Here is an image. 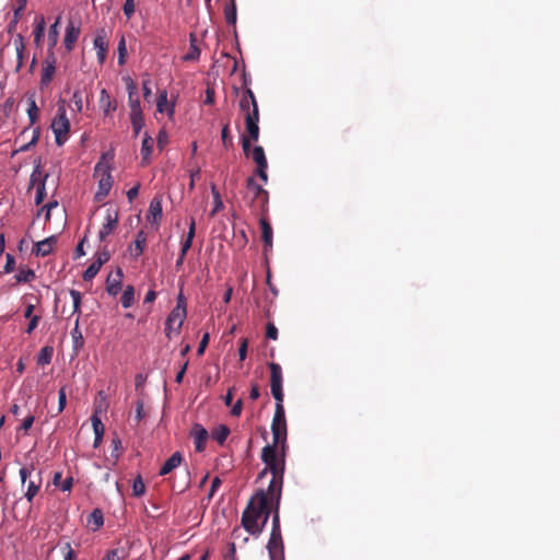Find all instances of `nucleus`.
<instances>
[{"label":"nucleus","mask_w":560,"mask_h":560,"mask_svg":"<svg viewBox=\"0 0 560 560\" xmlns=\"http://www.w3.org/2000/svg\"><path fill=\"white\" fill-rule=\"evenodd\" d=\"M285 444L266 445L261 452V459L266 464L264 470L258 475V478H262L267 472L272 475L267 491L270 493L272 500H276L277 504L281 500L283 476L285 470Z\"/></svg>","instance_id":"nucleus-1"},{"label":"nucleus","mask_w":560,"mask_h":560,"mask_svg":"<svg viewBox=\"0 0 560 560\" xmlns=\"http://www.w3.org/2000/svg\"><path fill=\"white\" fill-rule=\"evenodd\" d=\"M273 502L267 490H258L248 501L242 515V525L253 536H258L264 530Z\"/></svg>","instance_id":"nucleus-2"},{"label":"nucleus","mask_w":560,"mask_h":560,"mask_svg":"<svg viewBox=\"0 0 560 560\" xmlns=\"http://www.w3.org/2000/svg\"><path fill=\"white\" fill-rule=\"evenodd\" d=\"M240 109L245 117L246 132L254 141H257L259 138V110L256 97L250 89H246L242 93Z\"/></svg>","instance_id":"nucleus-3"},{"label":"nucleus","mask_w":560,"mask_h":560,"mask_svg":"<svg viewBox=\"0 0 560 560\" xmlns=\"http://www.w3.org/2000/svg\"><path fill=\"white\" fill-rule=\"evenodd\" d=\"M51 130L58 145H62L68 140L70 121L63 105L58 106L57 115L51 122Z\"/></svg>","instance_id":"nucleus-4"},{"label":"nucleus","mask_w":560,"mask_h":560,"mask_svg":"<svg viewBox=\"0 0 560 560\" xmlns=\"http://www.w3.org/2000/svg\"><path fill=\"white\" fill-rule=\"evenodd\" d=\"M272 440L275 444H285L287 422L283 404H276V410L271 423Z\"/></svg>","instance_id":"nucleus-5"},{"label":"nucleus","mask_w":560,"mask_h":560,"mask_svg":"<svg viewBox=\"0 0 560 560\" xmlns=\"http://www.w3.org/2000/svg\"><path fill=\"white\" fill-rule=\"evenodd\" d=\"M94 175L98 177V187L95 192V199L101 201L109 194L113 186V177L108 168L101 163L95 166Z\"/></svg>","instance_id":"nucleus-6"},{"label":"nucleus","mask_w":560,"mask_h":560,"mask_svg":"<svg viewBox=\"0 0 560 560\" xmlns=\"http://www.w3.org/2000/svg\"><path fill=\"white\" fill-rule=\"evenodd\" d=\"M186 318V305H176L168 315L165 323V334L167 338L177 335Z\"/></svg>","instance_id":"nucleus-7"},{"label":"nucleus","mask_w":560,"mask_h":560,"mask_svg":"<svg viewBox=\"0 0 560 560\" xmlns=\"http://www.w3.org/2000/svg\"><path fill=\"white\" fill-rule=\"evenodd\" d=\"M47 177H48V175L44 174L42 172L39 165H37L31 174L30 185H31V187H35V189H36V195H35V203L36 205H40L46 197L45 182H46Z\"/></svg>","instance_id":"nucleus-8"},{"label":"nucleus","mask_w":560,"mask_h":560,"mask_svg":"<svg viewBox=\"0 0 560 560\" xmlns=\"http://www.w3.org/2000/svg\"><path fill=\"white\" fill-rule=\"evenodd\" d=\"M118 223V213L113 210H108L105 217V222L98 232V238L105 241V238L116 229Z\"/></svg>","instance_id":"nucleus-9"},{"label":"nucleus","mask_w":560,"mask_h":560,"mask_svg":"<svg viewBox=\"0 0 560 560\" xmlns=\"http://www.w3.org/2000/svg\"><path fill=\"white\" fill-rule=\"evenodd\" d=\"M94 49L96 50L97 59L100 63H103L107 56L108 43L106 39V33L104 30L97 32L94 42Z\"/></svg>","instance_id":"nucleus-10"},{"label":"nucleus","mask_w":560,"mask_h":560,"mask_svg":"<svg viewBox=\"0 0 560 560\" xmlns=\"http://www.w3.org/2000/svg\"><path fill=\"white\" fill-rule=\"evenodd\" d=\"M124 273L120 268H117V270L113 273H109L106 280V291L110 295H117L121 289V280H122Z\"/></svg>","instance_id":"nucleus-11"},{"label":"nucleus","mask_w":560,"mask_h":560,"mask_svg":"<svg viewBox=\"0 0 560 560\" xmlns=\"http://www.w3.org/2000/svg\"><path fill=\"white\" fill-rule=\"evenodd\" d=\"M80 35V26L73 21H70L66 27L65 34V47L68 51L72 50L74 43L78 40Z\"/></svg>","instance_id":"nucleus-12"},{"label":"nucleus","mask_w":560,"mask_h":560,"mask_svg":"<svg viewBox=\"0 0 560 560\" xmlns=\"http://www.w3.org/2000/svg\"><path fill=\"white\" fill-rule=\"evenodd\" d=\"M57 243V237L55 235L52 236H49L43 241H39L37 243H35L34 245V248H33V252L37 255V256H47L49 255L55 245Z\"/></svg>","instance_id":"nucleus-13"},{"label":"nucleus","mask_w":560,"mask_h":560,"mask_svg":"<svg viewBox=\"0 0 560 560\" xmlns=\"http://www.w3.org/2000/svg\"><path fill=\"white\" fill-rule=\"evenodd\" d=\"M191 435L194 438L196 451L202 452L208 439V431L201 424H195L191 430Z\"/></svg>","instance_id":"nucleus-14"},{"label":"nucleus","mask_w":560,"mask_h":560,"mask_svg":"<svg viewBox=\"0 0 560 560\" xmlns=\"http://www.w3.org/2000/svg\"><path fill=\"white\" fill-rule=\"evenodd\" d=\"M267 549L271 560H275L282 552L281 533H271L267 545Z\"/></svg>","instance_id":"nucleus-15"},{"label":"nucleus","mask_w":560,"mask_h":560,"mask_svg":"<svg viewBox=\"0 0 560 560\" xmlns=\"http://www.w3.org/2000/svg\"><path fill=\"white\" fill-rule=\"evenodd\" d=\"M56 60L52 57L51 59L47 58L43 63V70H42V78H40V85L47 86L55 74L56 67H55Z\"/></svg>","instance_id":"nucleus-16"},{"label":"nucleus","mask_w":560,"mask_h":560,"mask_svg":"<svg viewBox=\"0 0 560 560\" xmlns=\"http://www.w3.org/2000/svg\"><path fill=\"white\" fill-rule=\"evenodd\" d=\"M25 485V498L28 502H32L35 495L38 493L42 486L40 472H38L35 477L31 478Z\"/></svg>","instance_id":"nucleus-17"},{"label":"nucleus","mask_w":560,"mask_h":560,"mask_svg":"<svg viewBox=\"0 0 560 560\" xmlns=\"http://www.w3.org/2000/svg\"><path fill=\"white\" fill-rule=\"evenodd\" d=\"M162 217V203L159 198H153L150 202L147 220L150 223H156Z\"/></svg>","instance_id":"nucleus-18"},{"label":"nucleus","mask_w":560,"mask_h":560,"mask_svg":"<svg viewBox=\"0 0 560 560\" xmlns=\"http://www.w3.org/2000/svg\"><path fill=\"white\" fill-rule=\"evenodd\" d=\"M147 235L143 231H139L135 242L129 246V252L133 257H139L144 249Z\"/></svg>","instance_id":"nucleus-19"},{"label":"nucleus","mask_w":560,"mask_h":560,"mask_svg":"<svg viewBox=\"0 0 560 560\" xmlns=\"http://www.w3.org/2000/svg\"><path fill=\"white\" fill-rule=\"evenodd\" d=\"M183 460L182 454L179 452H175L162 466L160 470L161 476H165L177 468Z\"/></svg>","instance_id":"nucleus-20"},{"label":"nucleus","mask_w":560,"mask_h":560,"mask_svg":"<svg viewBox=\"0 0 560 560\" xmlns=\"http://www.w3.org/2000/svg\"><path fill=\"white\" fill-rule=\"evenodd\" d=\"M156 109L159 113L166 112L170 117L174 115V104L168 105L167 92L165 90L159 92Z\"/></svg>","instance_id":"nucleus-21"},{"label":"nucleus","mask_w":560,"mask_h":560,"mask_svg":"<svg viewBox=\"0 0 560 560\" xmlns=\"http://www.w3.org/2000/svg\"><path fill=\"white\" fill-rule=\"evenodd\" d=\"M153 143L154 141L152 137L145 133L141 145L142 164L149 163L153 150Z\"/></svg>","instance_id":"nucleus-22"},{"label":"nucleus","mask_w":560,"mask_h":560,"mask_svg":"<svg viewBox=\"0 0 560 560\" xmlns=\"http://www.w3.org/2000/svg\"><path fill=\"white\" fill-rule=\"evenodd\" d=\"M261 238L265 243V250L272 247V228L266 219H260Z\"/></svg>","instance_id":"nucleus-23"},{"label":"nucleus","mask_w":560,"mask_h":560,"mask_svg":"<svg viewBox=\"0 0 560 560\" xmlns=\"http://www.w3.org/2000/svg\"><path fill=\"white\" fill-rule=\"evenodd\" d=\"M26 3H27V0H18L16 1V4H15V8L13 10V19L11 20V22L9 23V26H8V31L11 33L13 32L15 28H16V25L19 23V20L22 15V12L25 10L26 8Z\"/></svg>","instance_id":"nucleus-24"},{"label":"nucleus","mask_w":560,"mask_h":560,"mask_svg":"<svg viewBox=\"0 0 560 560\" xmlns=\"http://www.w3.org/2000/svg\"><path fill=\"white\" fill-rule=\"evenodd\" d=\"M249 158H252V160L256 163L257 166L268 167V162L262 147H254L252 149Z\"/></svg>","instance_id":"nucleus-25"},{"label":"nucleus","mask_w":560,"mask_h":560,"mask_svg":"<svg viewBox=\"0 0 560 560\" xmlns=\"http://www.w3.org/2000/svg\"><path fill=\"white\" fill-rule=\"evenodd\" d=\"M100 104L105 115H108L110 112L116 109V103L110 98L106 90L101 91Z\"/></svg>","instance_id":"nucleus-26"},{"label":"nucleus","mask_w":560,"mask_h":560,"mask_svg":"<svg viewBox=\"0 0 560 560\" xmlns=\"http://www.w3.org/2000/svg\"><path fill=\"white\" fill-rule=\"evenodd\" d=\"M195 231H196V222H195V219L191 218L190 222H189V230H188V233H187V237H186V240L182 244V249H180L182 256H185L186 253L191 247L192 240L195 237Z\"/></svg>","instance_id":"nucleus-27"},{"label":"nucleus","mask_w":560,"mask_h":560,"mask_svg":"<svg viewBox=\"0 0 560 560\" xmlns=\"http://www.w3.org/2000/svg\"><path fill=\"white\" fill-rule=\"evenodd\" d=\"M92 425L95 434L94 440V447H97V445L101 443L103 435H104V424L102 423L101 419L94 415L92 417Z\"/></svg>","instance_id":"nucleus-28"},{"label":"nucleus","mask_w":560,"mask_h":560,"mask_svg":"<svg viewBox=\"0 0 560 560\" xmlns=\"http://www.w3.org/2000/svg\"><path fill=\"white\" fill-rule=\"evenodd\" d=\"M210 188L213 198V209L210 211V217H214L219 211L223 209V202L217 186L211 184Z\"/></svg>","instance_id":"nucleus-29"},{"label":"nucleus","mask_w":560,"mask_h":560,"mask_svg":"<svg viewBox=\"0 0 560 560\" xmlns=\"http://www.w3.org/2000/svg\"><path fill=\"white\" fill-rule=\"evenodd\" d=\"M61 477V472H56L52 478V483L65 492L70 491L73 486V478L69 477L62 480Z\"/></svg>","instance_id":"nucleus-30"},{"label":"nucleus","mask_w":560,"mask_h":560,"mask_svg":"<svg viewBox=\"0 0 560 560\" xmlns=\"http://www.w3.org/2000/svg\"><path fill=\"white\" fill-rule=\"evenodd\" d=\"M128 558V551L125 548H115L103 557L102 560H126Z\"/></svg>","instance_id":"nucleus-31"},{"label":"nucleus","mask_w":560,"mask_h":560,"mask_svg":"<svg viewBox=\"0 0 560 560\" xmlns=\"http://www.w3.org/2000/svg\"><path fill=\"white\" fill-rule=\"evenodd\" d=\"M121 305L125 308H129L135 301V289L132 285H127L121 295Z\"/></svg>","instance_id":"nucleus-32"},{"label":"nucleus","mask_w":560,"mask_h":560,"mask_svg":"<svg viewBox=\"0 0 560 560\" xmlns=\"http://www.w3.org/2000/svg\"><path fill=\"white\" fill-rule=\"evenodd\" d=\"M230 434V429L226 425H219L212 431V438L219 443L223 444Z\"/></svg>","instance_id":"nucleus-33"},{"label":"nucleus","mask_w":560,"mask_h":560,"mask_svg":"<svg viewBox=\"0 0 560 560\" xmlns=\"http://www.w3.org/2000/svg\"><path fill=\"white\" fill-rule=\"evenodd\" d=\"M60 16H58L55 21V23L49 27L48 31V44L50 47H55L58 43L59 32H58V25L60 23Z\"/></svg>","instance_id":"nucleus-34"},{"label":"nucleus","mask_w":560,"mask_h":560,"mask_svg":"<svg viewBox=\"0 0 560 560\" xmlns=\"http://www.w3.org/2000/svg\"><path fill=\"white\" fill-rule=\"evenodd\" d=\"M45 32V20L44 16L36 18V24L34 28V42L38 45L44 36Z\"/></svg>","instance_id":"nucleus-35"},{"label":"nucleus","mask_w":560,"mask_h":560,"mask_svg":"<svg viewBox=\"0 0 560 560\" xmlns=\"http://www.w3.org/2000/svg\"><path fill=\"white\" fill-rule=\"evenodd\" d=\"M224 16L228 24L236 23V5L235 0H231V3L228 4L224 9Z\"/></svg>","instance_id":"nucleus-36"},{"label":"nucleus","mask_w":560,"mask_h":560,"mask_svg":"<svg viewBox=\"0 0 560 560\" xmlns=\"http://www.w3.org/2000/svg\"><path fill=\"white\" fill-rule=\"evenodd\" d=\"M88 522H89V525H91L94 530L98 529L104 523L102 512L100 510H94L90 514Z\"/></svg>","instance_id":"nucleus-37"},{"label":"nucleus","mask_w":560,"mask_h":560,"mask_svg":"<svg viewBox=\"0 0 560 560\" xmlns=\"http://www.w3.org/2000/svg\"><path fill=\"white\" fill-rule=\"evenodd\" d=\"M128 104L130 107V114H140L142 113L141 105H140V98L138 93H130L128 95Z\"/></svg>","instance_id":"nucleus-38"},{"label":"nucleus","mask_w":560,"mask_h":560,"mask_svg":"<svg viewBox=\"0 0 560 560\" xmlns=\"http://www.w3.org/2000/svg\"><path fill=\"white\" fill-rule=\"evenodd\" d=\"M270 388L276 404H283L282 382H270Z\"/></svg>","instance_id":"nucleus-39"},{"label":"nucleus","mask_w":560,"mask_h":560,"mask_svg":"<svg viewBox=\"0 0 560 560\" xmlns=\"http://www.w3.org/2000/svg\"><path fill=\"white\" fill-rule=\"evenodd\" d=\"M54 349L51 347H44L37 358V363L39 365L49 364L51 361Z\"/></svg>","instance_id":"nucleus-40"},{"label":"nucleus","mask_w":560,"mask_h":560,"mask_svg":"<svg viewBox=\"0 0 560 560\" xmlns=\"http://www.w3.org/2000/svg\"><path fill=\"white\" fill-rule=\"evenodd\" d=\"M130 120L132 125V129L135 132V136H138L140 130L142 129L144 125L142 113L140 114H130Z\"/></svg>","instance_id":"nucleus-41"},{"label":"nucleus","mask_w":560,"mask_h":560,"mask_svg":"<svg viewBox=\"0 0 560 560\" xmlns=\"http://www.w3.org/2000/svg\"><path fill=\"white\" fill-rule=\"evenodd\" d=\"M35 278V273L32 269H20L15 275V279L18 282H31Z\"/></svg>","instance_id":"nucleus-42"},{"label":"nucleus","mask_w":560,"mask_h":560,"mask_svg":"<svg viewBox=\"0 0 560 560\" xmlns=\"http://www.w3.org/2000/svg\"><path fill=\"white\" fill-rule=\"evenodd\" d=\"M270 369V382H282V370L281 366L277 363L271 362L269 364Z\"/></svg>","instance_id":"nucleus-43"},{"label":"nucleus","mask_w":560,"mask_h":560,"mask_svg":"<svg viewBox=\"0 0 560 560\" xmlns=\"http://www.w3.org/2000/svg\"><path fill=\"white\" fill-rule=\"evenodd\" d=\"M101 266L98 262H92L83 273L84 281H91L100 271Z\"/></svg>","instance_id":"nucleus-44"},{"label":"nucleus","mask_w":560,"mask_h":560,"mask_svg":"<svg viewBox=\"0 0 560 560\" xmlns=\"http://www.w3.org/2000/svg\"><path fill=\"white\" fill-rule=\"evenodd\" d=\"M71 335H72L74 348L75 349L81 348L83 346L84 341H83V336L79 329V319H77L75 326L72 329Z\"/></svg>","instance_id":"nucleus-45"},{"label":"nucleus","mask_w":560,"mask_h":560,"mask_svg":"<svg viewBox=\"0 0 560 560\" xmlns=\"http://www.w3.org/2000/svg\"><path fill=\"white\" fill-rule=\"evenodd\" d=\"M279 505L280 502L277 504V502H273L272 511V529L271 533H281L280 530V518H279Z\"/></svg>","instance_id":"nucleus-46"},{"label":"nucleus","mask_w":560,"mask_h":560,"mask_svg":"<svg viewBox=\"0 0 560 560\" xmlns=\"http://www.w3.org/2000/svg\"><path fill=\"white\" fill-rule=\"evenodd\" d=\"M145 492V486L141 477H137L132 483V493L135 497H141Z\"/></svg>","instance_id":"nucleus-47"},{"label":"nucleus","mask_w":560,"mask_h":560,"mask_svg":"<svg viewBox=\"0 0 560 560\" xmlns=\"http://www.w3.org/2000/svg\"><path fill=\"white\" fill-rule=\"evenodd\" d=\"M194 39L191 40V44H190V49L189 51L184 56V60L185 61H188V60H196L199 58L200 56V50L199 48L194 44Z\"/></svg>","instance_id":"nucleus-48"},{"label":"nucleus","mask_w":560,"mask_h":560,"mask_svg":"<svg viewBox=\"0 0 560 560\" xmlns=\"http://www.w3.org/2000/svg\"><path fill=\"white\" fill-rule=\"evenodd\" d=\"M126 55H127L126 40H125V37H121L118 43V63L119 65L125 63Z\"/></svg>","instance_id":"nucleus-49"},{"label":"nucleus","mask_w":560,"mask_h":560,"mask_svg":"<svg viewBox=\"0 0 560 560\" xmlns=\"http://www.w3.org/2000/svg\"><path fill=\"white\" fill-rule=\"evenodd\" d=\"M145 413H144V404L142 400H137L136 402V413H135V421L136 423H139L143 420Z\"/></svg>","instance_id":"nucleus-50"},{"label":"nucleus","mask_w":560,"mask_h":560,"mask_svg":"<svg viewBox=\"0 0 560 560\" xmlns=\"http://www.w3.org/2000/svg\"><path fill=\"white\" fill-rule=\"evenodd\" d=\"M250 141H254V140L249 137L248 132H247V136H242L241 137L242 148H243L244 154L247 158H249L252 149H253L250 147Z\"/></svg>","instance_id":"nucleus-51"},{"label":"nucleus","mask_w":560,"mask_h":560,"mask_svg":"<svg viewBox=\"0 0 560 560\" xmlns=\"http://www.w3.org/2000/svg\"><path fill=\"white\" fill-rule=\"evenodd\" d=\"M27 114H28L31 122L34 124L35 120L37 119V116H38V107H37L36 102L34 100L30 101V106H28V109H27Z\"/></svg>","instance_id":"nucleus-52"},{"label":"nucleus","mask_w":560,"mask_h":560,"mask_svg":"<svg viewBox=\"0 0 560 560\" xmlns=\"http://www.w3.org/2000/svg\"><path fill=\"white\" fill-rule=\"evenodd\" d=\"M70 296L73 302V313L79 312L81 305V293L77 290H70Z\"/></svg>","instance_id":"nucleus-53"},{"label":"nucleus","mask_w":560,"mask_h":560,"mask_svg":"<svg viewBox=\"0 0 560 560\" xmlns=\"http://www.w3.org/2000/svg\"><path fill=\"white\" fill-rule=\"evenodd\" d=\"M61 551L65 560H75V552L73 551L69 542L62 546Z\"/></svg>","instance_id":"nucleus-54"},{"label":"nucleus","mask_w":560,"mask_h":560,"mask_svg":"<svg viewBox=\"0 0 560 560\" xmlns=\"http://www.w3.org/2000/svg\"><path fill=\"white\" fill-rule=\"evenodd\" d=\"M72 102L74 105V109L77 112H81L83 108V101H82V94L80 91H74V93L72 95Z\"/></svg>","instance_id":"nucleus-55"},{"label":"nucleus","mask_w":560,"mask_h":560,"mask_svg":"<svg viewBox=\"0 0 560 560\" xmlns=\"http://www.w3.org/2000/svg\"><path fill=\"white\" fill-rule=\"evenodd\" d=\"M23 52H24V44L22 42V37H20V42L16 44V57H18L16 70L18 71L22 67Z\"/></svg>","instance_id":"nucleus-56"},{"label":"nucleus","mask_w":560,"mask_h":560,"mask_svg":"<svg viewBox=\"0 0 560 560\" xmlns=\"http://www.w3.org/2000/svg\"><path fill=\"white\" fill-rule=\"evenodd\" d=\"M67 404V395L65 387L60 388L58 393V411L61 412Z\"/></svg>","instance_id":"nucleus-57"},{"label":"nucleus","mask_w":560,"mask_h":560,"mask_svg":"<svg viewBox=\"0 0 560 560\" xmlns=\"http://www.w3.org/2000/svg\"><path fill=\"white\" fill-rule=\"evenodd\" d=\"M124 13L128 19H130L133 15V13H135V1L133 0L125 1Z\"/></svg>","instance_id":"nucleus-58"},{"label":"nucleus","mask_w":560,"mask_h":560,"mask_svg":"<svg viewBox=\"0 0 560 560\" xmlns=\"http://www.w3.org/2000/svg\"><path fill=\"white\" fill-rule=\"evenodd\" d=\"M33 470H34L33 467L32 468L22 467L20 469L19 474H20L21 482H22L23 486L27 482V478L32 477V471Z\"/></svg>","instance_id":"nucleus-59"},{"label":"nucleus","mask_w":560,"mask_h":560,"mask_svg":"<svg viewBox=\"0 0 560 560\" xmlns=\"http://www.w3.org/2000/svg\"><path fill=\"white\" fill-rule=\"evenodd\" d=\"M35 420V417L33 415H28L21 423L20 430L24 431L25 433L31 429Z\"/></svg>","instance_id":"nucleus-60"},{"label":"nucleus","mask_w":560,"mask_h":560,"mask_svg":"<svg viewBox=\"0 0 560 560\" xmlns=\"http://www.w3.org/2000/svg\"><path fill=\"white\" fill-rule=\"evenodd\" d=\"M15 268V259L14 257L11 255V254H7V261H5V265H4V272L5 273H10L14 270Z\"/></svg>","instance_id":"nucleus-61"},{"label":"nucleus","mask_w":560,"mask_h":560,"mask_svg":"<svg viewBox=\"0 0 560 560\" xmlns=\"http://www.w3.org/2000/svg\"><path fill=\"white\" fill-rule=\"evenodd\" d=\"M266 336L267 338L272 340H276L278 338V329L273 324H267Z\"/></svg>","instance_id":"nucleus-62"},{"label":"nucleus","mask_w":560,"mask_h":560,"mask_svg":"<svg viewBox=\"0 0 560 560\" xmlns=\"http://www.w3.org/2000/svg\"><path fill=\"white\" fill-rule=\"evenodd\" d=\"M112 445L114 447V450L112 452V457H114L115 460H117L119 457V451L121 450V442L118 438H115L112 441Z\"/></svg>","instance_id":"nucleus-63"},{"label":"nucleus","mask_w":560,"mask_h":560,"mask_svg":"<svg viewBox=\"0 0 560 560\" xmlns=\"http://www.w3.org/2000/svg\"><path fill=\"white\" fill-rule=\"evenodd\" d=\"M109 260V253L106 250H103L101 253H97L96 259L94 262H98V265L102 267L105 262Z\"/></svg>","instance_id":"nucleus-64"}]
</instances>
